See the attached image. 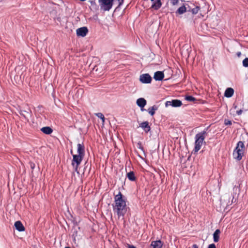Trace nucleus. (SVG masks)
<instances>
[{
	"label": "nucleus",
	"instance_id": "obj_1",
	"mask_svg": "<svg viewBox=\"0 0 248 248\" xmlns=\"http://www.w3.org/2000/svg\"><path fill=\"white\" fill-rule=\"evenodd\" d=\"M112 206L113 212L117 214L118 218L122 217L124 219L128 207L127 206L124 197L120 191L115 196L114 202Z\"/></svg>",
	"mask_w": 248,
	"mask_h": 248
},
{
	"label": "nucleus",
	"instance_id": "obj_2",
	"mask_svg": "<svg viewBox=\"0 0 248 248\" xmlns=\"http://www.w3.org/2000/svg\"><path fill=\"white\" fill-rule=\"evenodd\" d=\"M245 147L243 141H239L238 142L236 147L233 152V156L235 159L238 161L242 159L244 155Z\"/></svg>",
	"mask_w": 248,
	"mask_h": 248
},
{
	"label": "nucleus",
	"instance_id": "obj_3",
	"mask_svg": "<svg viewBox=\"0 0 248 248\" xmlns=\"http://www.w3.org/2000/svg\"><path fill=\"white\" fill-rule=\"evenodd\" d=\"M206 135V130H204L201 132L198 133L195 135L194 147L195 152H197L200 150Z\"/></svg>",
	"mask_w": 248,
	"mask_h": 248
},
{
	"label": "nucleus",
	"instance_id": "obj_4",
	"mask_svg": "<svg viewBox=\"0 0 248 248\" xmlns=\"http://www.w3.org/2000/svg\"><path fill=\"white\" fill-rule=\"evenodd\" d=\"M114 0H99L101 9L105 11H108L112 8Z\"/></svg>",
	"mask_w": 248,
	"mask_h": 248
},
{
	"label": "nucleus",
	"instance_id": "obj_5",
	"mask_svg": "<svg viewBox=\"0 0 248 248\" xmlns=\"http://www.w3.org/2000/svg\"><path fill=\"white\" fill-rule=\"evenodd\" d=\"M84 157V156L78 154L73 155V160L72 161V165L73 167H74L75 164H76L75 170L76 171L77 170L80 164Z\"/></svg>",
	"mask_w": 248,
	"mask_h": 248
},
{
	"label": "nucleus",
	"instance_id": "obj_6",
	"mask_svg": "<svg viewBox=\"0 0 248 248\" xmlns=\"http://www.w3.org/2000/svg\"><path fill=\"white\" fill-rule=\"evenodd\" d=\"M182 105V102L178 99H173L171 101H168L165 103V106H172L173 107H179Z\"/></svg>",
	"mask_w": 248,
	"mask_h": 248
},
{
	"label": "nucleus",
	"instance_id": "obj_7",
	"mask_svg": "<svg viewBox=\"0 0 248 248\" xmlns=\"http://www.w3.org/2000/svg\"><path fill=\"white\" fill-rule=\"evenodd\" d=\"M152 80V78L149 74H143L140 77V81L142 83H150Z\"/></svg>",
	"mask_w": 248,
	"mask_h": 248
},
{
	"label": "nucleus",
	"instance_id": "obj_8",
	"mask_svg": "<svg viewBox=\"0 0 248 248\" xmlns=\"http://www.w3.org/2000/svg\"><path fill=\"white\" fill-rule=\"evenodd\" d=\"M76 32L78 36L84 37L88 33V30L87 27H83L78 29Z\"/></svg>",
	"mask_w": 248,
	"mask_h": 248
},
{
	"label": "nucleus",
	"instance_id": "obj_9",
	"mask_svg": "<svg viewBox=\"0 0 248 248\" xmlns=\"http://www.w3.org/2000/svg\"><path fill=\"white\" fill-rule=\"evenodd\" d=\"M140 127H141L146 133H147L151 130V127L148 121H145L140 123Z\"/></svg>",
	"mask_w": 248,
	"mask_h": 248
},
{
	"label": "nucleus",
	"instance_id": "obj_10",
	"mask_svg": "<svg viewBox=\"0 0 248 248\" xmlns=\"http://www.w3.org/2000/svg\"><path fill=\"white\" fill-rule=\"evenodd\" d=\"M78 149L77 152L78 155H80L83 156H85V146L83 143H78L77 145Z\"/></svg>",
	"mask_w": 248,
	"mask_h": 248
},
{
	"label": "nucleus",
	"instance_id": "obj_11",
	"mask_svg": "<svg viewBox=\"0 0 248 248\" xmlns=\"http://www.w3.org/2000/svg\"><path fill=\"white\" fill-rule=\"evenodd\" d=\"M164 78V74L162 71H157L155 73L154 78L156 81H161Z\"/></svg>",
	"mask_w": 248,
	"mask_h": 248
},
{
	"label": "nucleus",
	"instance_id": "obj_12",
	"mask_svg": "<svg viewBox=\"0 0 248 248\" xmlns=\"http://www.w3.org/2000/svg\"><path fill=\"white\" fill-rule=\"evenodd\" d=\"M137 105L141 108V110L143 111L144 109L143 108L146 105V100L143 98H140L137 100Z\"/></svg>",
	"mask_w": 248,
	"mask_h": 248
},
{
	"label": "nucleus",
	"instance_id": "obj_13",
	"mask_svg": "<svg viewBox=\"0 0 248 248\" xmlns=\"http://www.w3.org/2000/svg\"><path fill=\"white\" fill-rule=\"evenodd\" d=\"M163 243V242L160 240L156 241H153L151 242V246L153 247V248H162Z\"/></svg>",
	"mask_w": 248,
	"mask_h": 248
},
{
	"label": "nucleus",
	"instance_id": "obj_14",
	"mask_svg": "<svg viewBox=\"0 0 248 248\" xmlns=\"http://www.w3.org/2000/svg\"><path fill=\"white\" fill-rule=\"evenodd\" d=\"M188 4L183 5L180 7L176 11V14L182 15L185 13L186 11H187Z\"/></svg>",
	"mask_w": 248,
	"mask_h": 248
},
{
	"label": "nucleus",
	"instance_id": "obj_15",
	"mask_svg": "<svg viewBox=\"0 0 248 248\" xmlns=\"http://www.w3.org/2000/svg\"><path fill=\"white\" fill-rule=\"evenodd\" d=\"M15 226L19 232H23L25 230V228L20 221H16L15 223Z\"/></svg>",
	"mask_w": 248,
	"mask_h": 248
},
{
	"label": "nucleus",
	"instance_id": "obj_16",
	"mask_svg": "<svg viewBox=\"0 0 248 248\" xmlns=\"http://www.w3.org/2000/svg\"><path fill=\"white\" fill-rule=\"evenodd\" d=\"M234 93V90L232 88H228L225 91L224 96L226 97H231Z\"/></svg>",
	"mask_w": 248,
	"mask_h": 248
},
{
	"label": "nucleus",
	"instance_id": "obj_17",
	"mask_svg": "<svg viewBox=\"0 0 248 248\" xmlns=\"http://www.w3.org/2000/svg\"><path fill=\"white\" fill-rule=\"evenodd\" d=\"M200 10V7L199 6H196L192 8L190 6L188 5L187 11L191 12L193 15L197 14Z\"/></svg>",
	"mask_w": 248,
	"mask_h": 248
},
{
	"label": "nucleus",
	"instance_id": "obj_18",
	"mask_svg": "<svg viewBox=\"0 0 248 248\" xmlns=\"http://www.w3.org/2000/svg\"><path fill=\"white\" fill-rule=\"evenodd\" d=\"M162 5V2L160 0H156L152 4V8L155 10H158Z\"/></svg>",
	"mask_w": 248,
	"mask_h": 248
},
{
	"label": "nucleus",
	"instance_id": "obj_19",
	"mask_svg": "<svg viewBox=\"0 0 248 248\" xmlns=\"http://www.w3.org/2000/svg\"><path fill=\"white\" fill-rule=\"evenodd\" d=\"M41 130L44 133L47 135L51 134L53 132L52 129L49 126L43 127L41 129Z\"/></svg>",
	"mask_w": 248,
	"mask_h": 248
},
{
	"label": "nucleus",
	"instance_id": "obj_20",
	"mask_svg": "<svg viewBox=\"0 0 248 248\" xmlns=\"http://www.w3.org/2000/svg\"><path fill=\"white\" fill-rule=\"evenodd\" d=\"M220 231L219 229H217L213 234L214 241L215 242H217L219 239V234Z\"/></svg>",
	"mask_w": 248,
	"mask_h": 248
},
{
	"label": "nucleus",
	"instance_id": "obj_21",
	"mask_svg": "<svg viewBox=\"0 0 248 248\" xmlns=\"http://www.w3.org/2000/svg\"><path fill=\"white\" fill-rule=\"evenodd\" d=\"M126 176L127 178L131 181H134L136 179V178L135 176V173L132 171L128 172L126 174Z\"/></svg>",
	"mask_w": 248,
	"mask_h": 248
},
{
	"label": "nucleus",
	"instance_id": "obj_22",
	"mask_svg": "<svg viewBox=\"0 0 248 248\" xmlns=\"http://www.w3.org/2000/svg\"><path fill=\"white\" fill-rule=\"evenodd\" d=\"M157 109V107L155 105H154L148 109V112L151 116H153L155 114V111Z\"/></svg>",
	"mask_w": 248,
	"mask_h": 248
},
{
	"label": "nucleus",
	"instance_id": "obj_23",
	"mask_svg": "<svg viewBox=\"0 0 248 248\" xmlns=\"http://www.w3.org/2000/svg\"><path fill=\"white\" fill-rule=\"evenodd\" d=\"M95 115L98 118H99L102 120L103 123H104L105 118L104 115L102 113L99 112V113H96Z\"/></svg>",
	"mask_w": 248,
	"mask_h": 248
},
{
	"label": "nucleus",
	"instance_id": "obj_24",
	"mask_svg": "<svg viewBox=\"0 0 248 248\" xmlns=\"http://www.w3.org/2000/svg\"><path fill=\"white\" fill-rule=\"evenodd\" d=\"M185 99L188 101L192 102L196 100L195 98L191 95H187L185 96Z\"/></svg>",
	"mask_w": 248,
	"mask_h": 248
},
{
	"label": "nucleus",
	"instance_id": "obj_25",
	"mask_svg": "<svg viewBox=\"0 0 248 248\" xmlns=\"http://www.w3.org/2000/svg\"><path fill=\"white\" fill-rule=\"evenodd\" d=\"M242 63L244 67H248V58H246L244 59Z\"/></svg>",
	"mask_w": 248,
	"mask_h": 248
},
{
	"label": "nucleus",
	"instance_id": "obj_26",
	"mask_svg": "<svg viewBox=\"0 0 248 248\" xmlns=\"http://www.w3.org/2000/svg\"><path fill=\"white\" fill-rule=\"evenodd\" d=\"M137 147L141 151H144V148L141 142L140 141L137 143Z\"/></svg>",
	"mask_w": 248,
	"mask_h": 248
},
{
	"label": "nucleus",
	"instance_id": "obj_27",
	"mask_svg": "<svg viewBox=\"0 0 248 248\" xmlns=\"http://www.w3.org/2000/svg\"><path fill=\"white\" fill-rule=\"evenodd\" d=\"M224 124L225 125H231L232 124V121L229 120H225Z\"/></svg>",
	"mask_w": 248,
	"mask_h": 248
},
{
	"label": "nucleus",
	"instance_id": "obj_28",
	"mask_svg": "<svg viewBox=\"0 0 248 248\" xmlns=\"http://www.w3.org/2000/svg\"><path fill=\"white\" fill-rule=\"evenodd\" d=\"M233 190L234 192H235V193H236L237 192L239 193L240 191L239 187L236 186H234Z\"/></svg>",
	"mask_w": 248,
	"mask_h": 248
},
{
	"label": "nucleus",
	"instance_id": "obj_29",
	"mask_svg": "<svg viewBox=\"0 0 248 248\" xmlns=\"http://www.w3.org/2000/svg\"><path fill=\"white\" fill-rule=\"evenodd\" d=\"M171 3L174 5L178 3V0H170Z\"/></svg>",
	"mask_w": 248,
	"mask_h": 248
},
{
	"label": "nucleus",
	"instance_id": "obj_30",
	"mask_svg": "<svg viewBox=\"0 0 248 248\" xmlns=\"http://www.w3.org/2000/svg\"><path fill=\"white\" fill-rule=\"evenodd\" d=\"M25 112H27L28 113L27 111H25V110H21L20 112V114L23 116L24 117H25Z\"/></svg>",
	"mask_w": 248,
	"mask_h": 248
},
{
	"label": "nucleus",
	"instance_id": "obj_31",
	"mask_svg": "<svg viewBox=\"0 0 248 248\" xmlns=\"http://www.w3.org/2000/svg\"><path fill=\"white\" fill-rule=\"evenodd\" d=\"M208 248H216V247L214 244H211L209 245Z\"/></svg>",
	"mask_w": 248,
	"mask_h": 248
},
{
	"label": "nucleus",
	"instance_id": "obj_32",
	"mask_svg": "<svg viewBox=\"0 0 248 248\" xmlns=\"http://www.w3.org/2000/svg\"><path fill=\"white\" fill-rule=\"evenodd\" d=\"M117 0L119 2V6H121L123 4V3H124V0Z\"/></svg>",
	"mask_w": 248,
	"mask_h": 248
},
{
	"label": "nucleus",
	"instance_id": "obj_33",
	"mask_svg": "<svg viewBox=\"0 0 248 248\" xmlns=\"http://www.w3.org/2000/svg\"><path fill=\"white\" fill-rule=\"evenodd\" d=\"M242 111H242V110H241V109H240V110H237V111H236V114H237L238 115H241V114H242Z\"/></svg>",
	"mask_w": 248,
	"mask_h": 248
},
{
	"label": "nucleus",
	"instance_id": "obj_34",
	"mask_svg": "<svg viewBox=\"0 0 248 248\" xmlns=\"http://www.w3.org/2000/svg\"><path fill=\"white\" fill-rule=\"evenodd\" d=\"M127 248H136V247H135L133 245H131L129 244H127Z\"/></svg>",
	"mask_w": 248,
	"mask_h": 248
},
{
	"label": "nucleus",
	"instance_id": "obj_35",
	"mask_svg": "<svg viewBox=\"0 0 248 248\" xmlns=\"http://www.w3.org/2000/svg\"><path fill=\"white\" fill-rule=\"evenodd\" d=\"M34 167H35L34 163H31V169L32 170L34 169Z\"/></svg>",
	"mask_w": 248,
	"mask_h": 248
},
{
	"label": "nucleus",
	"instance_id": "obj_36",
	"mask_svg": "<svg viewBox=\"0 0 248 248\" xmlns=\"http://www.w3.org/2000/svg\"><path fill=\"white\" fill-rule=\"evenodd\" d=\"M192 248H199L198 246L196 244H194L192 246Z\"/></svg>",
	"mask_w": 248,
	"mask_h": 248
},
{
	"label": "nucleus",
	"instance_id": "obj_37",
	"mask_svg": "<svg viewBox=\"0 0 248 248\" xmlns=\"http://www.w3.org/2000/svg\"><path fill=\"white\" fill-rule=\"evenodd\" d=\"M89 1L92 4H95V1L94 0H90Z\"/></svg>",
	"mask_w": 248,
	"mask_h": 248
},
{
	"label": "nucleus",
	"instance_id": "obj_38",
	"mask_svg": "<svg viewBox=\"0 0 248 248\" xmlns=\"http://www.w3.org/2000/svg\"><path fill=\"white\" fill-rule=\"evenodd\" d=\"M234 197H233L232 199V202H235L236 200L235 199L234 201Z\"/></svg>",
	"mask_w": 248,
	"mask_h": 248
},
{
	"label": "nucleus",
	"instance_id": "obj_39",
	"mask_svg": "<svg viewBox=\"0 0 248 248\" xmlns=\"http://www.w3.org/2000/svg\"><path fill=\"white\" fill-rule=\"evenodd\" d=\"M241 53L240 52H238L237 53V55L238 56H240L241 55Z\"/></svg>",
	"mask_w": 248,
	"mask_h": 248
},
{
	"label": "nucleus",
	"instance_id": "obj_40",
	"mask_svg": "<svg viewBox=\"0 0 248 248\" xmlns=\"http://www.w3.org/2000/svg\"><path fill=\"white\" fill-rule=\"evenodd\" d=\"M233 108L236 109L237 108V106H235L234 105H233Z\"/></svg>",
	"mask_w": 248,
	"mask_h": 248
},
{
	"label": "nucleus",
	"instance_id": "obj_41",
	"mask_svg": "<svg viewBox=\"0 0 248 248\" xmlns=\"http://www.w3.org/2000/svg\"><path fill=\"white\" fill-rule=\"evenodd\" d=\"M72 153H73L72 150H71V154H72Z\"/></svg>",
	"mask_w": 248,
	"mask_h": 248
},
{
	"label": "nucleus",
	"instance_id": "obj_42",
	"mask_svg": "<svg viewBox=\"0 0 248 248\" xmlns=\"http://www.w3.org/2000/svg\"><path fill=\"white\" fill-rule=\"evenodd\" d=\"M151 0L152 1H154L155 0Z\"/></svg>",
	"mask_w": 248,
	"mask_h": 248
}]
</instances>
